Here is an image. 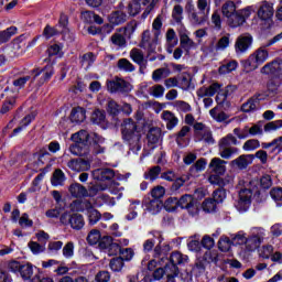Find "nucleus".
Here are the masks:
<instances>
[{"mask_svg":"<svg viewBox=\"0 0 282 282\" xmlns=\"http://www.w3.org/2000/svg\"><path fill=\"white\" fill-rule=\"evenodd\" d=\"M235 180L232 176L227 175L225 177H220L217 174H212L208 177V182L213 184L214 186H219V188H224V186H228L229 184H232Z\"/></svg>","mask_w":282,"mask_h":282,"instance_id":"obj_21","label":"nucleus"},{"mask_svg":"<svg viewBox=\"0 0 282 282\" xmlns=\"http://www.w3.org/2000/svg\"><path fill=\"white\" fill-rule=\"evenodd\" d=\"M47 54L50 57L57 56L58 58H62L63 46H61L59 44H53L47 48Z\"/></svg>","mask_w":282,"mask_h":282,"instance_id":"obj_58","label":"nucleus"},{"mask_svg":"<svg viewBox=\"0 0 282 282\" xmlns=\"http://www.w3.org/2000/svg\"><path fill=\"white\" fill-rule=\"evenodd\" d=\"M166 204H175L180 208H185L191 213V215H195L197 213V200L193 198V195L185 194L180 199L175 197L167 198Z\"/></svg>","mask_w":282,"mask_h":282,"instance_id":"obj_9","label":"nucleus"},{"mask_svg":"<svg viewBox=\"0 0 282 282\" xmlns=\"http://www.w3.org/2000/svg\"><path fill=\"white\" fill-rule=\"evenodd\" d=\"M143 206L145 210H149L152 215H158L160 210L162 209V200L156 198H148L144 200Z\"/></svg>","mask_w":282,"mask_h":282,"instance_id":"obj_26","label":"nucleus"},{"mask_svg":"<svg viewBox=\"0 0 282 282\" xmlns=\"http://www.w3.org/2000/svg\"><path fill=\"white\" fill-rule=\"evenodd\" d=\"M100 230L93 229L87 236V241L90 246H96V243H99L100 241Z\"/></svg>","mask_w":282,"mask_h":282,"instance_id":"obj_55","label":"nucleus"},{"mask_svg":"<svg viewBox=\"0 0 282 282\" xmlns=\"http://www.w3.org/2000/svg\"><path fill=\"white\" fill-rule=\"evenodd\" d=\"M150 235L159 240V243L154 248V259H160V257L164 259V252L162 251V241H164V239L162 238V234H160V231H152Z\"/></svg>","mask_w":282,"mask_h":282,"instance_id":"obj_33","label":"nucleus"},{"mask_svg":"<svg viewBox=\"0 0 282 282\" xmlns=\"http://www.w3.org/2000/svg\"><path fill=\"white\" fill-rule=\"evenodd\" d=\"M68 191L75 199H83V197H87V187L80 183L70 184Z\"/></svg>","mask_w":282,"mask_h":282,"instance_id":"obj_24","label":"nucleus"},{"mask_svg":"<svg viewBox=\"0 0 282 282\" xmlns=\"http://www.w3.org/2000/svg\"><path fill=\"white\" fill-rule=\"evenodd\" d=\"M202 207L205 213H215L217 203L213 198H207L203 202Z\"/></svg>","mask_w":282,"mask_h":282,"instance_id":"obj_59","label":"nucleus"},{"mask_svg":"<svg viewBox=\"0 0 282 282\" xmlns=\"http://www.w3.org/2000/svg\"><path fill=\"white\" fill-rule=\"evenodd\" d=\"M109 22L112 25H122V23H127V13L117 10L109 15Z\"/></svg>","mask_w":282,"mask_h":282,"instance_id":"obj_29","label":"nucleus"},{"mask_svg":"<svg viewBox=\"0 0 282 282\" xmlns=\"http://www.w3.org/2000/svg\"><path fill=\"white\" fill-rule=\"evenodd\" d=\"M93 180L97 182H107L108 180H113L116 173L111 169H97L91 172Z\"/></svg>","mask_w":282,"mask_h":282,"instance_id":"obj_19","label":"nucleus"},{"mask_svg":"<svg viewBox=\"0 0 282 282\" xmlns=\"http://www.w3.org/2000/svg\"><path fill=\"white\" fill-rule=\"evenodd\" d=\"M252 46V35L245 33L236 40L235 50L237 54H243Z\"/></svg>","mask_w":282,"mask_h":282,"instance_id":"obj_16","label":"nucleus"},{"mask_svg":"<svg viewBox=\"0 0 282 282\" xmlns=\"http://www.w3.org/2000/svg\"><path fill=\"white\" fill-rule=\"evenodd\" d=\"M264 237H265V229L258 228V234H253L251 237L246 238V242H245L246 250L248 252H252L257 250V248H259L263 242Z\"/></svg>","mask_w":282,"mask_h":282,"instance_id":"obj_15","label":"nucleus"},{"mask_svg":"<svg viewBox=\"0 0 282 282\" xmlns=\"http://www.w3.org/2000/svg\"><path fill=\"white\" fill-rule=\"evenodd\" d=\"M230 237L232 246H246V232L238 231L237 234H231Z\"/></svg>","mask_w":282,"mask_h":282,"instance_id":"obj_42","label":"nucleus"},{"mask_svg":"<svg viewBox=\"0 0 282 282\" xmlns=\"http://www.w3.org/2000/svg\"><path fill=\"white\" fill-rule=\"evenodd\" d=\"M121 135L132 153H138L142 149V128L133 119L128 118L123 120L121 123Z\"/></svg>","mask_w":282,"mask_h":282,"instance_id":"obj_1","label":"nucleus"},{"mask_svg":"<svg viewBox=\"0 0 282 282\" xmlns=\"http://www.w3.org/2000/svg\"><path fill=\"white\" fill-rule=\"evenodd\" d=\"M181 45L185 48V50H193V47H195V42L188 37V35L183 34L181 35Z\"/></svg>","mask_w":282,"mask_h":282,"instance_id":"obj_64","label":"nucleus"},{"mask_svg":"<svg viewBox=\"0 0 282 282\" xmlns=\"http://www.w3.org/2000/svg\"><path fill=\"white\" fill-rule=\"evenodd\" d=\"M96 61V56L94 53H86L82 56L80 63L82 66L85 67V69H89L91 65H94V62Z\"/></svg>","mask_w":282,"mask_h":282,"instance_id":"obj_49","label":"nucleus"},{"mask_svg":"<svg viewBox=\"0 0 282 282\" xmlns=\"http://www.w3.org/2000/svg\"><path fill=\"white\" fill-rule=\"evenodd\" d=\"M225 199H226V189H224L221 187V188H218V189L214 191L213 200L216 204H221V202H224Z\"/></svg>","mask_w":282,"mask_h":282,"instance_id":"obj_63","label":"nucleus"},{"mask_svg":"<svg viewBox=\"0 0 282 282\" xmlns=\"http://www.w3.org/2000/svg\"><path fill=\"white\" fill-rule=\"evenodd\" d=\"M237 144H239V141L232 134H227L225 138L220 139L218 143L220 158L224 160H230L232 155H237V153H239V149L235 148Z\"/></svg>","mask_w":282,"mask_h":282,"instance_id":"obj_4","label":"nucleus"},{"mask_svg":"<svg viewBox=\"0 0 282 282\" xmlns=\"http://www.w3.org/2000/svg\"><path fill=\"white\" fill-rule=\"evenodd\" d=\"M238 65L237 61L228 62L219 67V74H230V72H235V69H237Z\"/></svg>","mask_w":282,"mask_h":282,"instance_id":"obj_56","label":"nucleus"},{"mask_svg":"<svg viewBox=\"0 0 282 282\" xmlns=\"http://www.w3.org/2000/svg\"><path fill=\"white\" fill-rule=\"evenodd\" d=\"M279 129H282V120L271 121L264 126L265 133H270L271 131H279Z\"/></svg>","mask_w":282,"mask_h":282,"instance_id":"obj_62","label":"nucleus"},{"mask_svg":"<svg viewBox=\"0 0 282 282\" xmlns=\"http://www.w3.org/2000/svg\"><path fill=\"white\" fill-rule=\"evenodd\" d=\"M20 274L22 279H31L32 274H34V269H32V264H22L20 268Z\"/></svg>","mask_w":282,"mask_h":282,"instance_id":"obj_61","label":"nucleus"},{"mask_svg":"<svg viewBox=\"0 0 282 282\" xmlns=\"http://www.w3.org/2000/svg\"><path fill=\"white\" fill-rule=\"evenodd\" d=\"M70 140L74 142L73 144L69 145V152L73 155H83V147H87L89 142V132L86 130H80L76 133H74L70 137ZM82 144V147H80Z\"/></svg>","mask_w":282,"mask_h":282,"instance_id":"obj_6","label":"nucleus"},{"mask_svg":"<svg viewBox=\"0 0 282 282\" xmlns=\"http://www.w3.org/2000/svg\"><path fill=\"white\" fill-rule=\"evenodd\" d=\"M166 39V52L167 54H173V50L177 45V34L175 33V30L169 29L165 34Z\"/></svg>","mask_w":282,"mask_h":282,"instance_id":"obj_25","label":"nucleus"},{"mask_svg":"<svg viewBox=\"0 0 282 282\" xmlns=\"http://www.w3.org/2000/svg\"><path fill=\"white\" fill-rule=\"evenodd\" d=\"M193 128L195 138L199 142H205L206 144H213L215 142V138H213V131H210L208 126L202 122H196L194 123Z\"/></svg>","mask_w":282,"mask_h":282,"instance_id":"obj_10","label":"nucleus"},{"mask_svg":"<svg viewBox=\"0 0 282 282\" xmlns=\"http://www.w3.org/2000/svg\"><path fill=\"white\" fill-rule=\"evenodd\" d=\"M117 67L122 72H135V66L127 58H120L117 63Z\"/></svg>","mask_w":282,"mask_h":282,"instance_id":"obj_47","label":"nucleus"},{"mask_svg":"<svg viewBox=\"0 0 282 282\" xmlns=\"http://www.w3.org/2000/svg\"><path fill=\"white\" fill-rule=\"evenodd\" d=\"M250 14H252L250 8L236 11L227 18V23L230 28H239V25H243L246 23V19H249Z\"/></svg>","mask_w":282,"mask_h":282,"instance_id":"obj_14","label":"nucleus"},{"mask_svg":"<svg viewBox=\"0 0 282 282\" xmlns=\"http://www.w3.org/2000/svg\"><path fill=\"white\" fill-rule=\"evenodd\" d=\"M91 208V203L89 200L76 199L70 204V209L74 213H85V209Z\"/></svg>","mask_w":282,"mask_h":282,"instance_id":"obj_31","label":"nucleus"},{"mask_svg":"<svg viewBox=\"0 0 282 282\" xmlns=\"http://www.w3.org/2000/svg\"><path fill=\"white\" fill-rule=\"evenodd\" d=\"M142 10V4L138 0H132L128 4V12L130 17H135L140 14V11Z\"/></svg>","mask_w":282,"mask_h":282,"instance_id":"obj_48","label":"nucleus"},{"mask_svg":"<svg viewBox=\"0 0 282 282\" xmlns=\"http://www.w3.org/2000/svg\"><path fill=\"white\" fill-rule=\"evenodd\" d=\"M196 8L193 4L186 7L188 20L192 25H204L210 14V0H197Z\"/></svg>","mask_w":282,"mask_h":282,"instance_id":"obj_3","label":"nucleus"},{"mask_svg":"<svg viewBox=\"0 0 282 282\" xmlns=\"http://www.w3.org/2000/svg\"><path fill=\"white\" fill-rule=\"evenodd\" d=\"M85 110L80 107L74 108L70 112V121L75 124H80V122H85Z\"/></svg>","mask_w":282,"mask_h":282,"instance_id":"obj_34","label":"nucleus"},{"mask_svg":"<svg viewBox=\"0 0 282 282\" xmlns=\"http://www.w3.org/2000/svg\"><path fill=\"white\" fill-rule=\"evenodd\" d=\"M209 116L216 120V122H225V120H228V115L224 111H219V107H214L209 110Z\"/></svg>","mask_w":282,"mask_h":282,"instance_id":"obj_39","label":"nucleus"},{"mask_svg":"<svg viewBox=\"0 0 282 282\" xmlns=\"http://www.w3.org/2000/svg\"><path fill=\"white\" fill-rule=\"evenodd\" d=\"M110 43L116 50H123V47H127V39L118 32L110 36Z\"/></svg>","mask_w":282,"mask_h":282,"instance_id":"obj_27","label":"nucleus"},{"mask_svg":"<svg viewBox=\"0 0 282 282\" xmlns=\"http://www.w3.org/2000/svg\"><path fill=\"white\" fill-rule=\"evenodd\" d=\"M162 36V14H159L152 23V34L151 31L145 30L142 33L140 47L148 52V56L155 54L158 50V41Z\"/></svg>","mask_w":282,"mask_h":282,"instance_id":"obj_2","label":"nucleus"},{"mask_svg":"<svg viewBox=\"0 0 282 282\" xmlns=\"http://www.w3.org/2000/svg\"><path fill=\"white\" fill-rule=\"evenodd\" d=\"M217 261H219L217 251L207 250L203 257L196 259L193 270L194 272H198V274H204L209 263H217Z\"/></svg>","mask_w":282,"mask_h":282,"instance_id":"obj_8","label":"nucleus"},{"mask_svg":"<svg viewBox=\"0 0 282 282\" xmlns=\"http://www.w3.org/2000/svg\"><path fill=\"white\" fill-rule=\"evenodd\" d=\"M96 204L98 206H104V204H106V206H116V198L109 196V194H100L96 198Z\"/></svg>","mask_w":282,"mask_h":282,"instance_id":"obj_37","label":"nucleus"},{"mask_svg":"<svg viewBox=\"0 0 282 282\" xmlns=\"http://www.w3.org/2000/svg\"><path fill=\"white\" fill-rule=\"evenodd\" d=\"M110 270H112V272H120V270H122V268H124V259H122V257H117L110 260Z\"/></svg>","mask_w":282,"mask_h":282,"instance_id":"obj_46","label":"nucleus"},{"mask_svg":"<svg viewBox=\"0 0 282 282\" xmlns=\"http://www.w3.org/2000/svg\"><path fill=\"white\" fill-rule=\"evenodd\" d=\"M67 166L70 169V171H76L77 173L89 171V169H91L89 161L80 158L68 161Z\"/></svg>","mask_w":282,"mask_h":282,"instance_id":"obj_18","label":"nucleus"},{"mask_svg":"<svg viewBox=\"0 0 282 282\" xmlns=\"http://www.w3.org/2000/svg\"><path fill=\"white\" fill-rule=\"evenodd\" d=\"M161 120H164V122L166 124V129L169 131H173V129H175V127H177V124H180V119H177L175 113H173L170 110H164L161 113Z\"/></svg>","mask_w":282,"mask_h":282,"instance_id":"obj_20","label":"nucleus"},{"mask_svg":"<svg viewBox=\"0 0 282 282\" xmlns=\"http://www.w3.org/2000/svg\"><path fill=\"white\" fill-rule=\"evenodd\" d=\"M31 74H33L31 85L36 83L37 87H42V85H45V83L54 76V66L52 64H47L43 68H34L31 70Z\"/></svg>","mask_w":282,"mask_h":282,"instance_id":"obj_7","label":"nucleus"},{"mask_svg":"<svg viewBox=\"0 0 282 282\" xmlns=\"http://www.w3.org/2000/svg\"><path fill=\"white\" fill-rule=\"evenodd\" d=\"M100 191H107L106 184H95L87 188V197H96Z\"/></svg>","mask_w":282,"mask_h":282,"instance_id":"obj_44","label":"nucleus"},{"mask_svg":"<svg viewBox=\"0 0 282 282\" xmlns=\"http://www.w3.org/2000/svg\"><path fill=\"white\" fill-rule=\"evenodd\" d=\"M17 26H10L4 31H0V44L8 43V41H10V39L17 34Z\"/></svg>","mask_w":282,"mask_h":282,"instance_id":"obj_38","label":"nucleus"},{"mask_svg":"<svg viewBox=\"0 0 282 282\" xmlns=\"http://www.w3.org/2000/svg\"><path fill=\"white\" fill-rule=\"evenodd\" d=\"M107 87L110 94H129V91L132 89L129 82L119 77L108 82Z\"/></svg>","mask_w":282,"mask_h":282,"instance_id":"obj_13","label":"nucleus"},{"mask_svg":"<svg viewBox=\"0 0 282 282\" xmlns=\"http://www.w3.org/2000/svg\"><path fill=\"white\" fill-rule=\"evenodd\" d=\"M219 89H221V86L217 83L212 84L208 87H203L197 91V96H199V98H204L205 96H215V94H217V91H219Z\"/></svg>","mask_w":282,"mask_h":282,"instance_id":"obj_30","label":"nucleus"},{"mask_svg":"<svg viewBox=\"0 0 282 282\" xmlns=\"http://www.w3.org/2000/svg\"><path fill=\"white\" fill-rule=\"evenodd\" d=\"M258 17L261 21H270L274 17V6L268 1L261 2L258 9Z\"/></svg>","mask_w":282,"mask_h":282,"instance_id":"obj_17","label":"nucleus"},{"mask_svg":"<svg viewBox=\"0 0 282 282\" xmlns=\"http://www.w3.org/2000/svg\"><path fill=\"white\" fill-rule=\"evenodd\" d=\"M86 210H88V219L91 226L100 221V218L102 217V215H100V212H98V209L93 208L90 205V207H88Z\"/></svg>","mask_w":282,"mask_h":282,"instance_id":"obj_41","label":"nucleus"},{"mask_svg":"<svg viewBox=\"0 0 282 282\" xmlns=\"http://www.w3.org/2000/svg\"><path fill=\"white\" fill-rule=\"evenodd\" d=\"M259 109V98L251 97L241 106V111L243 113H252V111H257Z\"/></svg>","mask_w":282,"mask_h":282,"instance_id":"obj_28","label":"nucleus"},{"mask_svg":"<svg viewBox=\"0 0 282 282\" xmlns=\"http://www.w3.org/2000/svg\"><path fill=\"white\" fill-rule=\"evenodd\" d=\"M160 173H162V167H160V165L153 166L145 173V180L154 182V180L160 177Z\"/></svg>","mask_w":282,"mask_h":282,"instance_id":"obj_52","label":"nucleus"},{"mask_svg":"<svg viewBox=\"0 0 282 282\" xmlns=\"http://www.w3.org/2000/svg\"><path fill=\"white\" fill-rule=\"evenodd\" d=\"M161 137L162 130H160V128H151L147 135L149 144H158Z\"/></svg>","mask_w":282,"mask_h":282,"instance_id":"obj_36","label":"nucleus"},{"mask_svg":"<svg viewBox=\"0 0 282 282\" xmlns=\"http://www.w3.org/2000/svg\"><path fill=\"white\" fill-rule=\"evenodd\" d=\"M226 161L219 158H214L209 163V169L215 173L214 175H224V173H226Z\"/></svg>","mask_w":282,"mask_h":282,"instance_id":"obj_22","label":"nucleus"},{"mask_svg":"<svg viewBox=\"0 0 282 282\" xmlns=\"http://www.w3.org/2000/svg\"><path fill=\"white\" fill-rule=\"evenodd\" d=\"M280 72H282V62L279 61L270 62L261 68V74L267 75L271 74L273 76H276Z\"/></svg>","mask_w":282,"mask_h":282,"instance_id":"obj_23","label":"nucleus"},{"mask_svg":"<svg viewBox=\"0 0 282 282\" xmlns=\"http://www.w3.org/2000/svg\"><path fill=\"white\" fill-rule=\"evenodd\" d=\"M221 12L224 17L227 19L231 17V14L237 12V7L235 6V2L232 1H227L223 4Z\"/></svg>","mask_w":282,"mask_h":282,"instance_id":"obj_43","label":"nucleus"},{"mask_svg":"<svg viewBox=\"0 0 282 282\" xmlns=\"http://www.w3.org/2000/svg\"><path fill=\"white\" fill-rule=\"evenodd\" d=\"M165 88L164 86L156 84L149 88L150 96H153L154 98H162L164 96Z\"/></svg>","mask_w":282,"mask_h":282,"instance_id":"obj_54","label":"nucleus"},{"mask_svg":"<svg viewBox=\"0 0 282 282\" xmlns=\"http://www.w3.org/2000/svg\"><path fill=\"white\" fill-rule=\"evenodd\" d=\"M188 263V256L182 254L180 251L172 252L170 257V263L165 265V272H172L173 274H180V268L177 265H183Z\"/></svg>","mask_w":282,"mask_h":282,"instance_id":"obj_11","label":"nucleus"},{"mask_svg":"<svg viewBox=\"0 0 282 282\" xmlns=\"http://www.w3.org/2000/svg\"><path fill=\"white\" fill-rule=\"evenodd\" d=\"M61 224H63L64 226H67V224H69V226L74 229V230H82V228L85 227V218L83 217V215L80 214H73L69 215V213H64L61 218H59Z\"/></svg>","mask_w":282,"mask_h":282,"instance_id":"obj_12","label":"nucleus"},{"mask_svg":"<svg viewBox=\"0 0 282 282\" xmlns=\"http://www.w3.org/2000/svg\"><path fill=\"white\" fill-rule=\"evenodd\" d=\"M218 248L221 252H229L230 248H232V238L227 236L220 237Z\"/></svg>","mask_w":282,"mask_h":282,"instance_id":"obj_40","label":"nucleus"},{"mask_svg":"<svg viewBox=\"0 0 282 282\" xmlns=\"http://www.w3.org/2000/svg\"><path fill=\"white\" fill-rule=\"evenodd\" d=\"M268 50L264 47L258 48L253 54H251L247 59L242 62L245 69L249 72H253V69H258L259 65H263L264 62L268 61Z\"/></svg>","mask_w":282,"mask_h":282,"instance_id":"obj_5","label":"nucleus"},{"mask_svg":"<svg viewBox=\"0 0 282 282\" xmlns=\"http://www.w3.org/2000/svg\"><path fill=\"white\" fill-rule=\"evenodd\" d=\"M169 76H171V68L169 67L156 68L152 73V80H154V83H160V80H163V78H169Z\"/></svg>","mask_w":282,"mask_h":282,"instance_id":"obj_32","label":"nucleus"},{"mask_svg":"<svg viewBox=\"0 0 282 282\" xmlns=\"http://www.w3.org/2000/svg\"><path fill=\"white\" fill-rule=\"evenodd\" d=\"M130 58L131 61H133V63H142L143 61H147L144 58V52H142V50L140 48H132L130 51Z\"/></svg>","mask_w":282,"mask_h":282,"instance_id":"obj_50","label":"nucleus"},{"mask_svg":"<svg viewBox=\"0 0 282 282\" xmlns=\"http://www.w3.org/2000/svg\"><path fill=\"white\" fill-rule=\"evenodd\" d=\"M270 195L272 199L278 204V206H282V188L281 187H273L270 191Z\"/></svg>","mask_w":282,"mask_h":282,"instance_id":"obj_60","label":"nucleus"},{"mask_svg":"<svg viewBox=\"0 0 282 282\" xmlns=\"http://www.w3.org/2000/svg\"><path fill=\"white\" fill-rule=\"evenodd\" d=\"M107 111L110 116H118L121 111L120 105L113 99L108 100Z\"/></svg>","mask_w":282,"mask_h":282,"instance_id":"obj_51","label":"nucleus"},{"mask_svg":"<svg viewBox=\"0 0 282 282\" xmlns=\"http://www.w3.org/2000/svg\"><path fill=\"white\" fill-rule=\"evenodd\" d=\"M259 147H261V142H259V140L249 139L243 143L242 149L243 151H257Z\"/></svg>","mask_w":282,"mask_h":282,"instance_id":"obj_53","label":"nucleus"},{"mask_svg":"<svg viewBox=\"0 0 282 282\" xmlns=\"http://www.w3.org/2000/svg\"><path fill=\"white\" fill-rule=\"evenodd\" d=\"M65 173L62 170H55L51 178L52 186H63L65 184Z\"/></svg>","mask_w":282,"mask_h":282,"instance_id":"obj_35","label":"nucleus"},{"mask_svg":"<svg viewBox=\"0 0 282 282\" xmlns=\"http://www.w3.org/2000/svg\"><path fill=\"white\" fill-rule=\"evenodd\" d=\"M15 105H17V98L14 97L7 98L2 104L0 113H8V111H12Z\"/></svg>","mask_w":282,"mask_h":282,"instance_id":"obj_45","label":"nucleus"},{"mask_svg":"<svg viewBox=\"0 0 282 282\" xmlns=\"http://www.w3.org/2000/svg\"><path fill=\"white\" fill-rule=\"evenodd\" d=\"M172 17L176 23H182V19H184V8L180 4L174 6Z\"/></svg>","mask_w":282,"mask_h":282,"instance_id":"obj_57","label":"nucleus"}]
</instances>
